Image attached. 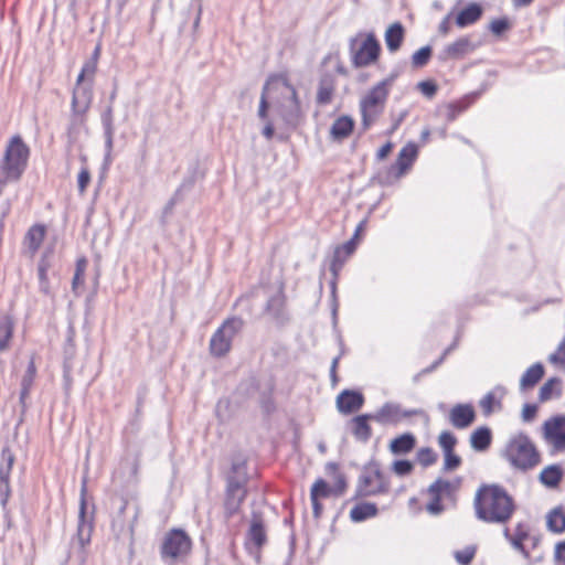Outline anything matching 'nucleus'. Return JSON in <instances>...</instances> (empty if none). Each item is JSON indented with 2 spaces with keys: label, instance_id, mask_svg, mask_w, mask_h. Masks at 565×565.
I'll use <instances>...</instances> for the list:
<instances>
[{
  "label": "nucleus",
  "instance_id": "obj_1",
  "mask_svg": "<svg viewBox=\"0 0 565 565\" xmlns=\"http://www.w3.org/2000/svg\"><path fill=\"white\" fill-rule=\"evenodd\" d=\"M473 509L478 520L490 524H504L512 518L515 502L502 486L482 484L476 492Z\"/></svg>",
  "mask_w": 565,
  "mask_h": 565
},
{
  "label": "nucleus",
  "instance_id": "obj_2",
  "mask_svg": "<svg viewBox=\"0 0 565 565\" xmlns=\"http://www.w3.org/2000/svg\"><path fill=\"white\" fill-rule=\"evenodd\" d=\"M248 473L244 460L233 461L225 476V491L223 500L224 520L228 522L236 515L247 497Z\"/></svg>",
  "mask_w": 565,
  "mask_h": 565
},
{
  "label": "nucleus",
  "instance_id": "obj_3",
  "mask_svg": "<svg viewBox=\"0 0 565 565\" xmlns=\"http://www.w3.org/2000/svg\"><path fill=\"white\" fill-rule=\"evenodd\" d=\"M502 457L513 469L522 472L534 469L541 462L540 451L525 433H519L508 440Z\"/></svg>",
  "mask_w": 565,
  "mask_h": 565
},
{
  "label": "nucleus",
  "instance_id": "obj_4",
  "mask_svg": "<svg viewBox=\"0 0 565 565\" xmlns=\"http://www.w3.org/2000/svg\"><path fill=\"white\" fill-rule=\"evenodd\" d=\"M390 478L382 471L377 461L371 460L363 466L358 478L354 499L386 494L390 492Z\"/></svg>",
  "mask_w": 565,
  "mask_h": 565
},
{
  "label": "nucleus",
  "instance_id": "obj_5",
  "mask_svg": "<svg viewBox=\"0 0 565 565\" xmlns=\"http://www.w3.org/2000/svg\"><path fill=\"white\" fill-rule=\"evenodd\" d=\"M192 550V540L182 529L168 531L160 545V557L166 565L183 563Z\"/></svg>",
  "mask_w": 565,
  "mask_h": 565
},
{
  "label": "nucleus",
  "instance_id": "obj_6",
  "mask_svg": "<svg viewBox=\"0 0 565 565\" xmlns=\"http://www.w3.org/2000/svg\"><path fill=\"white\" fill-rule=\"evenodd\" d=\"M30 149L20 136H14L8 143L0 162V172L14 181L20 180L28 167Z\"/></svg>",
  "mask_w": 565,
  "mask_h": 565
},
{
  "label": "nucleus",
  "instance_id": "obj_7",
  "mask_svg": "<svg viewBox=\"0 0 565 565\" xmlns=\"http://www.w3.org/2000/svg\"><path fill=\"white\" fill-rule=\"evenodd\" d=\"M418 147L414 142H408L398 152L397 160L383 171H379L372 177L371 182L381 186H387L397 181L412 167L417 158Z\"/></svg>",
  "mask_w": 565,
  "mask_h": 565
},
{
  "label": "nucleus",
  "instance_id": "obj_8",
  "mask_svg": "<svg viewBox=\"0 0 565 565\" xmlns=\"http://www.w3.org/2000/svg\"><path fill=\"white\" fill-rule=\"evenodd\" d=\"M250 521L249 527L246 532L245 545L249 553L256 555V559H260V551L267 544V525L264 511L260 504L255 501L250 504Z\"/></svg>",
  "mask_w": 565,
  "mask_h": 565
},
{
  "label": "nucleus",
  "instance_id": "obj_9",
  "mask_svg": "<svg viewBox=\"0 0 565 565\" xmlns=\"http://www.w3.org/2000/svg\"><path fill=\"white\" fill-rule=\"evenodd\" d=\"M244 327V320L239 317L227 318L212 334L210 339V353L215 358L226 355L231 348L233 339Z\"/></svg>",
  "mask_w": 565,
  "mask_h": 565
},
{
  "label": "nucleus",
  "instance_id": "obj_10",
  "mask_svg": "<svg viewBox=\"0 0 565 565\" xmlns=\"http://www.w3.org/2000/svg\"><path fill=\"white\" fill-rule=\"evenodd\" d=\"M15 461V456L9 446H4L1 450L0 462V504L3 511L4 529L12 527V519L8 510V502L11 495L10 475Z\"/></svg>",
  "mask_w": 565,
  "mask_h": 565
},
{
  "label": "nucleus",
  "instance_id": "obj_11",
  "mask_svg": "<svg viewBox=\"0 0 565 565\" xmlns=\"http://www.w3.org/2000/svg\"><path fill=\"white\" fill-rule=\"evenodd\" d=\"M388 93L390 90L384 87V83H377L361 99L360 111L364 130L370 128L377 115L381 113Z\"/></svg>",
  "mask_w": 565,
  "mask_h": 565
},
{
  "label": "nucleus",
  "instance_id": "obj_12",
  "mask_svg": "<svg viewBox=\"0 0 565 565\" xmlns=\"http://www.w3.org/2000/svg\"><path fill=\"white\" fill-rule=\"evenodd\" d=\"M424 415L420 408L406 409L399 403L385 402L373 413V422L381 426H398L413 416Z\"/></svg>",
  "mask_w": 565,
  "mask_h": 565
},
{
  "label": "nucleus",
  "instance_id": "obj_13",
  "mask_svg": "<svg viewBox=\"0 0 565 565\" xmlns=\"http://www.w3.org/2000/svg\"><path fill=\"white\" fill-rule=\"evenodd\" d=\"M356 42V39H351L349 44L354 67L367 66L377 61L381 53V45L373 33L366 35L358 50L355 49Z\"/></svg>",
  "mask_w": 565,
  "mask_h": 565
},
{
  "label": "nucleus",
  "instance_id": "obj_14",
  "mask_svg": "<svg viewBox=\"0 0 565 565\" xmlns=\"http://www.w3.org/2000/svg\"><path fill=\"white\" fill-rule=\"evenodd\" d=\"M85 490H86L85 486H83L82 497H81V502H79L77 531H76L75 536L72 540L73 544L75 542L77 543L78 550L82 553V557H84L85 546L90 543L92 533H93V529H94L93 521L88 520L86 516V500L84 497Z\"/></svg>",
  "mask_w": 565,
  "mask_h": 565
},
{
  "label": "nucleus",
  "instance_id": "obj_15",
  "mask_svg": "<svg viewBox=\"0 0 565 565\" xmlns=\"http://www.w3.org/2000/svg\"><path fill=\"white\" fill-rule=\"evenodd\" d=\"M543 435L556 450H565V415H556L545 420Z\"/></svg>",
  "mask_w": 565,
  "mask_h": 565
},
{
  "label": "nucleus",
  "instance_id": "obj_16",
  "mask_svg": "<svg viewBox=\"0 0 565 565\" xmlns=\"http://www.w3.org/2000/svg\"><path fill=\"white\" fill-rule=\"evenodd\" d=\"M36 376V366L34 363V358L32 356L28 363L26 370L21 379V388L19 394V404L21 407L20 416L17 423V427H19L24 422V416L26 409L29 407L28 398L30 396L31 390L33 387L34 381Z\"/></svg>",
  "mask_w": 565,
  "mask_h": 565
},
{
  "label": "nucleus",
  "instance_id": "obj_17",
  "mask_svg": "<svg viewBox=\"0 0 565 565\" xmlns=\"http://www.w3.org/2000/svg\"><path fill=\"white\" fill-rule=\"evenodd\" d=\"M290 90V97L282 104L279 114L288 127H297L301 120V107L296 88L286 84Z\"/></svg>",
  "mask_w": 565,
  "mask_h": 565
},
{
  "label": "nucleus",
  "instance_id": "obj_18",
  "mask_svg": "<svg viewBox=\"0 0 565 565\" xmlns=\"http://www.w3.org/2000/svg\"><path fill=\"white\" fill-rule=\"evenodd\" d=\"M103 130H104V139H105V158L104 161L106 164L111 162V151L114 148V135H115V126H114V106L107 105V107L103 110L100 116Z\"/></svg>",
  "mask_w": 565,
  "mask_h": 565
},
{
  "label": "nucleus",
  "instance_id": "obj_19",
  "mask_svg": "<svg viewBox=\"0 0 565 565\" xmlns=\"http://www.w3.org/2000/svg\"><path fill=\"white\" fill-rule=\"evenodd\" d=\"M364 396L354 390H343L337 397V408L341 414L349 415L361 409Z\"/></svg>",
  "mask_w": 565,
  "mask_h": 565
},
{
  "label": "nucleus",
  "instance_id": "obj_20",
  "mask_svg": "<svg viewBox=\"0 0 565 565\" xmlns=\"http://www.w3.org/2000/svg\"><path fill=\"white\" fill-rule=\"evenodd\" d=\"M93 99V83L83 82L78 84V79H76V85L72 95L71 108L79 111H87L90 107Z\"/></svg>",
  "mask_w": 565,
  "mask_h": 565
},
{
  "label": "nucleus",
  "instance_id": "obj_21",
  "mask_svg": "<svg viewBox=\"0 0 565 565\" xmlns=\"http://www.w3.org/2000/svg\"><path fill=\"white\" fill-rule=\"evenodd\" d=\"M373 420V413L356 415L348 423L352 436L361 443H367L372 437V428L369 424Z\"/></svg>",
  "mask_w": 565,
  "mask_h": 565
},
{
  "label": "nucleus",
  "instance_id": "obj_22",
  "mask_svg": "<svg viewBox=\"0 0 565 565\" xmlns=\"http://www.w3.org/2000/svg\"><path fill=\"white\" fill-rule=\"evenodd\" d=\"M473 50L470 39L461 36L455 42L446 45L438 55V60L446 62L448 60H459Z\"/></svg>",
  "mask_w": 565,
  "mask_h": 565
},
{
  "label": "nucleus",
  "instance_id": "obj_23",
  "mask_svg": "<svg viewBox=\"0 0 565 565\" xmlns=\"http://www.w3.org/2000/svg\"><path fill=\"white\" fill-rule=\"evenodd\" d=\"M46 233V227L43 224L32 225L24 235L23 246L24 253L30 257H34L41 247Z\"/></svg>",
  "mask_w": 565,
  "mask_h": 565
},
{
  "label": "nucleus",
  "instance_id": "obj_24",
  "mask_svg": "<svg viewBox=\"0 0 565 565\" xmlns=\"http://www.w3.org/2000/svg\"><path fill=\"white\" fill-rule=\"evenodd\" d=\"M476 419V413L470 404H457L450 411V423L458 429L469 427Z\"/></svg>",
  "mask_w": 565,
  "mask_h": 565
},
{
  "label": "nucleus",
  "instance_id": "obj_25",
  "mask_svg": "<svg viewBox=\"0 0 565 565\" xmlns=\"http://www.w3.org/2000/svg\"><path fill=\"white\" fill-rule=\"evenodd\" d=\"M335 89V77L331 73H323L320 76L316 102L318 105L324 106L332 102Z\"/></svg>",
  "mask_w": 565,
  "mask_h": 565
},
{
  "label": "nucleus",
  "instance_id": "obj_26",
  "mask_svg": "<svg viewBox=\"0 0 565 565\" xmlns=\"http://www.w3.org/2000/svg\"><path fill=\"white\" fill-rule=\"evenodd\" d=\"M483 9L477 2L469 3L456 17V25L458 28H467L475 24L482 17Z\"/></svg>",
  "mask_w": 565,
  "mask_h": 565
},
{
  "label": "nucleus",
  "instance_id": "obj_27",
  "mask_svg": "<svg viewBox=\"0 0 565 565\" xmlns=\"http://www.w3.org/2000/svg\"><path fill=\"white\" fill-rule=\"evenodd\" d=\"M353 129L354 120L350 116L343 115L333 121L330 128V137L334 141H342L352 134Z\"/></svg>",
  "mask_w": 565,
  "mask_h": 565
},
{
  "label": "nucleus",
  "instance_id": "obj_28",
  "mask_svg": "<svg viewBox=\"0 0 565 565\" xmlns=\"http://www.w3.org/2000/svg\"><path fill=\"white\" fill-rule=\"evenodd\" d=\"M405 36V29L401 22H394L385 31L386 47L391 53L399 50Z\"/></svg>",
  "mask_w": 565,
  "mask_h": 565
},
{
  "label": "nucleus",
  "instance_id": "obj_29",
  "mask_svg": "<svg viewBox=\"0 0 565 565\" xmlns=\"http://www.w3.org/2000/svg\"><path fill=\"white\" fill-rule=\"evenodd\" d=\"M14 329V318L9 313L0 315V352L9 350Z\"/></svg>",
  "mask_w": 565,
  "mask_h": 565
},
{
  "label": "nucleus",
  "instance_id": "obj_30",
  "mask_svg": "<svg viewBox=\"0 0 565 565\" xmlns=\"http://www.w3.org/2000/svg\"><path fill=\"white\" fill-rule=\"evenodd\" d=\"M505 394V390L502 386H497L493 391L488 392L480 401V407L486 416L491 415L494 412V407L498 409L502 408L501 398Z\"/></svg>",
  "mask_w": 565,
  "mask_h": 565
},
{
  "label": "nucleus",
  "instance_id": "obj_31",
  "mask_svg": "<svg viewBox=\"0 0 565 565\" xmlns=\"http://www.w3.org/2000/svg\"><path fill=\"white\" fill-rule=\"evenodd\" d=\"M285 305L286 298L281 290L271 296L267 303L265 310L277 321L284 322L287 317L285 313Z\"/></svg>",
  "mask_w": 565,
  "mask_h": 565
},
{
  "label": "nucleus",
  "instance_id": "obj_32",
  "mask_svg": "<svg viewBox=\"0 0 565 565\" xmlns=\"http://www.w3.org/2000/svg\"><path fill=\"white\" fill-rule=\"evenodd\" d=\"M492 431L487 426L478 427L470 436L471 448L476 451H486L491 446Z\"/></svg>",
  "mask_w": 565,
  "mask_h": 565
},
{
  "label": "nucleus",
  "instance_id": "obj_33",
  "mask_svg": "<svg viewBox=\"0 0 565 565\" xmlns=\"http://www.w3.org/2000/svg\"><path fill=\"white\" fill-rule=\"evenodd\" d=\"M564 472L561 466L558 465H550L545 467L540 476L539 480L542 484L547 488L554 489L557 488L563 479Z\"/></svg>",
  "mask_w": 565,
  "mask_h": 565
},
{
  "label": "nucleus",
  "instance_id": "obj_34",
  "mask_svg": "<svg viewBox=\"0 0 565 565\" xmlns=\"http://www.w3.org/2000/svg\"><path fill=\"white\" fill-rule=\"evenodd\" d=\"M415 445V436L412 433H404L391 441L390 450L395 455H405L411 452Z\"/></svg>",
  "mask_w": 565,
  "mask_h": 565
},
{
  "label": "nucleus",
  "instance_id": "obj_35",
  "mask_svg": "<svg viewBox=\"0 0 565 565\" xmlns=\"http://www.w3.org/2000/svg\"><path fill=\"white\" fill-rule=\"evenodd\" d=\"M544 365L540 362L531 365L520 380V388L526 390L534 387L544 376Z\"/></svg>",
  "mask_w": 565,
  "mask_h": 565
},
{
  "label": "nucleus",
  "instance_id": "obj_36",
  "mask_svg": "<svg viewBox=\"0 0 565 565\" xmlns=\"http://www.w3.org/2000/svg\"><path fill=\"white\" fill-rule=\"evenodd\" d=\"M546 527L555 534L565 532V512L561 505L552 509L546 514Z\"/></svg>",
  "mask_w": 565,
  "mask_h": 565
},
{
  "label": "nucleus",
  "instance_id": "obj_37",
  "mask_svg": "<svg viewBox=\"0 0 565 565\" xmlns=\"http://www.w3.org/2000/svg\"><path fill=\"white\" fill-rule=\"evenodd\" d=\"M379 509L375 503L361 502L355 504L350 511V518L353 522H363L377 514Z\"/></svg>",
  "mask_w": 565,
  "mask_h": 565
},
{
  "label": "nucleus",
  "instance_id": "obj_38",
  "mask_svg": "<svg viewBox=\"0 0 565 565\" xmlns=\"http://www.w3.org/2000/svg\"><path fill=\"white\" fill-rule=\"evenodd\" d=\"M562 395V381L559 377L554 376L548 379L540 388L539 399L541 403L550 401L552 397H559Z\"/></svg>",
  "mask_w": 565,
  "mask_h": 565
},
{
  "label": "nucleus",
  "instance_id": "obj_39",
  "mask_svg": "<svg viewBox=\"0 0 565 565\" xmlns=\"http://www.w3.org/2000/svg\"><path fill=\"white\" fill-rule=\"evenodd\" d=\"M530 537V532L524 523H518L514 530L511 545L514 550L520 552L524 558H530V552L524 546V541Z\"/></svg>",
  "mask_w": 565,
  "mask_h": 565
},
{
  "label": "nucleus",
  "instance_id": "obj_40",
  "mask_svg": "<svg viewBox=\"0 0 565 565\" xmlns=\"http://www.w3.org/2000/svg\"><path fill=\"white\" fill-rule=\"evenodd\" d=\"M460 481L458 480L456 483L450 482L448 480L438 478L435 482H433L428 488V493H436L441 498L452 497L456 490L459 487Z\"/></svg>",
  "mask_w": 565,
  "mask_h": 565
},
{
  "label": "nucleus",
  "instance_id": "obj_41",
  "mask_svg": "<svg viewBox=\"0 0 565 565\" xmlns=\"http://www.w3.org/2000/svg\"><path fill=\"white\" fill-rule=\"evenodd\" d=\"M86 113L87 111H79L76 109H72L70 125L67 127V136H68L70 142L75 141L76 135H77L79 128L85 125Z\"/></svg>",
  "mask_w": 565,
  "mask_h": 565
},
{
  "label": "nucleus",
  "instance_id": "obj_42",
  "mask_svg": "<svg viewBox=\"0 0 565 565\" xmlns=\"http://www.w3.org/2000/svg\"><path fill=\"white\" fill-rule=\"evenodd\" d=\"M433 50L429 45L423 46L412 55V65L415 68L424 67L430 60Z\"/></svg>",
  "mask_w": 565,
  "mask_h": 565
},
{
  "label": "nucleus",
  "instance_id": "obj_43",
  "mask_svg": "<svg viewBox=\"0 0 565 565\" xmlns=\"http://www.w3.org/2000/svg\"><path fill=\"white\" fill-rule=\"evenodd\" d=\"M332 488L328 484L326 480L322 478H319L315 481V483L311 487L310 490V497L317 498L320 500V498H328L330 497L332 492Z\"/></svg>",
  "mask_w": 565,
  "mask_h": 565
},
{
  "label": "nucleus",
  "instance_id": "obj_44",
  "mask_svg": "<svg viewBox=\"0 0 565 565\" xmlns=\"http://www.w3.org/2000/svg\"><path fill=\"white\" fill-rule=\"evenodd\" d=\"M97 71V64L93 61L86 60L82 66V70L76 79H78V84L83 82L93 83V77Z\"/></svg>",
  "mask_w": 565,
  "mask_h": 565
},
{
  "label": "nucleus",
  "instance_id": "obj_45",
  "mask_svg": "<svg viewBox=\"0 0 565 565\" xmlns=\"http://www.w3.org/2000/svg\"><path fill=\"white\" fill-rule=\"evenodd\" d=\"M512 28L510 20L507 17L494 19L489 24V30L495 36H501L503 33L509 31Z\"/></svg>",
  "mask_w": 565,
  "mask_h": 565
},
{
  "label": "nucleus",
  "instance_id": "obj_46",
  "mask_svg": "<svg viewBox=\"0 0 565 565\" xmlns=\"http://www.w3.org/2000/svg\"><path fill=\"white\" fill-rule=\"evenodd\" d=\"M86 269V259L81 258L76 262V268L72 280V290L77 292L78 286L84 284V275Z\"/></svg>",
  "mask_w": 565,
  "mask_h": 565
},
{
  "label": "nucleus",
  "instance_id": "obj_47",
  "mask_svg": "<svg viewBox=\"0 0 565 565\" xmlns=\"http://www.w3.org/2000/svg\"><path fill=\"white\" fill-rule=\"evenodd\" d=\"M350 256H347L340 248H335L333 253V257L330 264V270L334 277H338L339 271L343 267L344 263Z\"/></svg>",
  "mask_w": 565,
  "mask_h": 565
},
{
  "label": "nucleus",
  "instance_id": "obj_48",
  "mask_svg": "<svg viewBox=\"0 0 565 565\" xmlns=\"http://www.w3.org/2000/svg\"><path fill=\"white\" fill-rule=\"evenodd\" d=\"M417 460L426 468L436 462L437 454L429 447L420 448L417 452Z\"/></svg>",
  "mask_w": 565,
  "mask_h": 565
},
{
  "label": "nucleus",
  "instance_id": "obj_49",
  "mask_svg": "<svg viewBox=\"0 0 565 565\" xmlns=\"http://www.w3.org/2000/svg\"><path fill=\"white\" fill-rule=\"evenodd\" d=\"M438 443L443 448L444 452H450L454 450L457 444V438L452 433L445 430L439 435Z\"/></svg>",
  "mask_w": 565,
  "mask_h": 565
},
{
  "label": "nucleus",
  "instance_id": "obj_50",
  "mask_svg": "<svg viewBox=\"0 0 565 565\" xmlns=\"http://www.w3.org/2000/svg\"><path fill=\"white\" fill-rule=\"evenodd\" d=\"M476 554L475 546H467L465 550L456 551L454 556L460 565H469Z\"/></svg>",
  "mask_w": 565,
  "mask_h": 565
},
{
  "label": "nucleus",
  "instance_id": "obj_51",
  "mask_svg": "<svg viewBox=\"0 0 565 565\" xmlns=\"http://www.w3.org/2000/svg\"><path fill=\"white\" fill-rule=\"evenodd\" d=\"M392 469L397 476L404 477L413 471L414 465L407 459H399L394 461Z\"/></svg>",
  "mask_w": 565,
  "mask_h": 565
},
{
  "label": "nucleus",
  "instance_id": "obj_52",
  "mask_svg": "<svg viewBox=\"0 0 565 565\" xmlns=\"http://www.w3.org/2000/svg\"><path fill=\"white\" fill-rule=\"evenodd\" d=\"M417 88L428 99H431L438 90L437 84L431 79L419 82Z\"/></svg>",
  "mask_w": 565,
  "mask_h": 565
},
{
  "label": "nucleus",
  "instance_id": "obj_53",
  "mask_svg": "<svg viewBox=\"0 0 565 565\" xmlns=\"http://www.w3.org/2000/svg\"><path fill=\"white\" fill-rule=\"evenodd\" d=\"M53 247L46 248L38 263V271H49L52 268Z\"/></svg>",
  "mask_w": 565,
  "mask_h": 565
},
{
  "label": "nucleus",
  "instance_id": "obj_54",
  "mask_svg": "<svg viewBox=\"0 0 565 565\" xmlns=\"http://www.w3.org/2000/svg\"><path fill=\"white\" fill-rule=\"evenodd\" d=\"M39 290L45 296H53L49 271H38Z\"/></svg>",
  "mask_w": 565,
  "mask_h": 565
},
{
  "label": "nucleus",
  "instance_id": "obj_55",
  "mask_svg": "<svg viewBox=\"0 0 565 565\" xmlns=\"http://www.w3.org/2000/svg\"><path fill=\"white\" fill-rule=\"evenodd\" d=\"M430 501L428 502L426 509L431 514H440L444 511V505L441 503V497L436 493H429Z\"/></svg>",
  "mask_w": 565,
  "mask_h": 565
},
{
  "label": "nucleus",
  "instance_id": "obj_56",
  "mask_svg": "<svg viewBox=\"0 0 565 565\" xmlns=\"http://www.w3.org/2000/svg\"><path fill=\"white\" fill-rule=\"evenodd\" d=\"M194 184L193 178L184 179L180 186L175 190L173 195L170 198L171 201L177 205L179 202L182 201V192L184 190H190Z\"/></svg>",
  "mask_w": 565,
  "mask_h": 565
},
{
  "label": "nucleus",
  "instance_id": "obj_57",
  "mask_svg": "<svg viewBox=\"0 0 565 565\" xmlns=\"http://www.w3.org/2000/svg\"><path fill=\"white\" fill-rule=\"evenodd\" d=\"M445 454V461H444V469L445 470H455L461 465V458L456 455L452 451L450 452H444Z\"/></svg>",
  "mask_w": 565,
  "mask_h": 565
},
{
  "label": "nucleus",
  "instance_id": "obj_58",
  "mask_svg": "<svg viewBox=\"0 0 565 565\" xmlns=\"http://www.w3.org/2000/svg\"><path fill=\"white\" fill-rule=\"evenodd\" d=\"M90 182V173H89V170L84 167L82 168V170L79 171L78 173V178H77V185H78V191L81 193H84L86 191V188L87 185L89 184Z\"/></svg>",
  "mask_w": 565,
  "mask_h": 565
},
{
  "label": "nucleus",
  "instance_id": "obj_59",
  "mask_svg": "<svg viewBox=\"0 0 565 565\" xmlns=\"http://www.w3.org/2000/svg\"><path fill=\"white\" fill-rule=\"evenodd\" d=\"M267 86H268V84H266L263 87V93L260 96L259 107H258V111H257L258 117L263 120L267 119V111H268V107H269L267 96H266Z\"/></svg>",
  "mask_w": 565,
  "mask_h": 565
},
{
  "label": "nucleus",
  "instance_id": "obj_60",
  "mask_svg": "<svg viewBox=\"0 0 565 565\" xmlns=\"http://www.w3.org/2000/svg\"><path fill=\"white\" fill-rule=\"evenodd\" d=\"M347 479L343 473L337 475L334 478V488H332V492L335 495H342L347 489Z\"/></svg>",
  "mask_w": 565,
  "mask_h": 565
},
{
  "label": "nucleus",
  "instance_id": "obj_61",
  "mask_svg": "<svg viewBox=\"0 0 565 565\" xmlns=\"http://www.w3.org/2000/svg\"><path fill=\"white\" fill-rule=\"evenodd\" d=\"M537 413V406L535 404H524L522 409V418L524 422H532Z\"/></svg>",
  "mask_w": 565,
  "mask_h": 565
},
{
  "label": "nucleus",
  "instance_id": "obj_62",
  "mask_svg": "<svg viewBox=\"0 0 565 565\" xmlns=\"http://www.w3.org/2000/svg\"><path fill=\"white\" fill-rule=\"evenodd\" d=\"M550 361L554 363H565V337L558 344L557 351L550 355Z\"/></svg>",
  "mask_w": 565,
  "mask_h": 565
},
{
  "label": "nucleus",
  "instance_id": "obj_63",
  "mask_svg": "<svg viewBox=\"0 0 565 565\" xmlns=\"http://www.w3.org/2000/svg\"><path fill=\"white\" fill-rule=\"evenodd\" d=\"M554 557L556 565H565V540L555 545Z\"/></svg>",
  "mask_w": 565,
  "mask_h": 565
},
{
  "label": "nucleus",
  "instance_id": "obj_64",
  "mask_svg": "<svg viewBox=\"0 0 565 565\" xmlns=\"http://www.w3.org/2000/svg\"><path fill=\"white\" fill-rule=\"evenodd\" d=\"M338 248H340L344 254H347V256H351L354 253L355 248H356L355 238L352 237L351 239H349L344 244L338 246Z\"/></svg>",
  "mask_w": 565,
  "mask_h": 565
}]
</instances>
